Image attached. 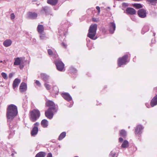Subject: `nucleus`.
Instances as JSON below:
<instances>
[{
	"label": "nucleus",
	"instance_id": "nucleus-1",
	"mask_svg": "<svg viewBox=\"0 0 157 157\" xmlns=\"http://www.w3.org/2000/svg\"><path fill=\"white\" fill-rule=\"evenodd\" d=\"M18 111L17 107L13 104L9 105L6 111V116L8 121H11L17 115Z\"/></svg>",
	"mask_w": 157,
	"mask_h": 157
},
{
	"label": "nucleus",
	"instance_id": "nucleus-2",
	"mask_svg": "<svg viewBox=\"0 0 157 157\" xmlns=\"http://www.w3.org/2000/svg\"><path fill=\"white\" fill-rule=\"evenodd\" d=\"M97 26V25L95 24L91 25L90 27L87 36L91 39L95 40L97 38V37H94L96 33Z\"/></svg>",
	"mask_w": 157,
	"mask_h": 157
},
{
	"label": "nucleus",
	"instance_id": "nucleus-3",
	"mask_svg": "<svg viewBox=\"0 0 157 157\" xmlns=\"http://www.w3.org/2000/svg\"><path fill=\"white\" fill-rule=\"evenodd\" d=\"M30 119L33 122H35L39 118L40 116L39 111L37 109H34L30 112Z\"/></svg>",
	"mask_w": 157,
	"mask_h": 157
},
{
	"label": "nucleus",
	"instance_id": "nucleus-4",
	"mask_svg": "<svg viewBox=\"0 0 157 157\" xmlns=\"http://www.w3.org/2000/svg\"><path fill=\"white\" fill-rule=\"evenodd\" d=\"M128 57V55H125L121 58H120L118 60V64L119 67H121V65L126 64Z\"/></svg>",
	"mask_w": 157,
	"mask_h": 157
},
{
	"label": "nucleus",
	"instance_id": "nucleus-5",
	"mask_svg": "<svg viewBox=\"0 0 157 157\" xmlns=\"http://www.w3.org/2000/svg\"><path fill=\"white\" fill-rule=\"evenodd\" d=\"M57 69L60 71H63L64 69V65L63 63L60 60H57L55 61Z\"/></svg>",
	"mask_w": 157,
	"mask_h": 157
},
{
	"label": "nucleus",
	"instance_id": "nucleus-6",
	"mask_svg": "<svg viewBox=\"0 0 157 157\" xmlns=\"http://www.w3.org/2000/svg\"><path fill=\"white\" fill-rule=\"evenodd\" d=\"M56 113L55 110L52 109L51 108H49L48 110L45 111V116L48 119H51L53 118L54 113Z\"/></svg>",
	"mask_w": 157,
	"mask_h": 157
},
{
	"label": "nucleus",
	"instance_id": "nucleus-7",
	"mask_svg": "<svg viewBox=\"0 0 157 157\" xmlns=\"http://www.w3.org/2000/svg\"><path fill=\"white\" fill-rule=\"evenodd\" d=\"M51 9L48 7L45 6L42 7L40 12L41 14L45 13L46 15H48L51 14Z\"/></svg>",
	"mask_w": 157,
	"mask_h": 157
},
{
	"label": "nucleus",
	"instance_id": "nucleus-8",
	"mask_svg": "<svg viewBox=\"0 0 157 157\" xmlns=\"http://www.w3.org/2000/svg\"><path fill=\"white\" fill-rule=\"evenodd\" d=\"M39 125V123L38 122L34 124V126L31 131V134L32 136H35L37 134L38 131V126Z\"/></svg>",
	"mask_w": 157,
	"mask_h": 157
},
{
	"label": "nucleus",
	"instance_id": "nucleus-9",
	"mask_svg": "<svg viewBox=\"0 0 157 157\" xmlns=\"http://www.w3.org/2000/svg\"><path fill=\"white\" fill-rule=\"evenodd\" d=\"M46 105L47 106L49 107V108H51L52 109L55 110V112H56L57 110L55 109V104L52 101H48L46 103Z\"/></svg>",
	"mask_w": 157,
	"mask_h": 157
},
{
	"label": "nucleus",
	"instance_id": "nucleus-10",
	"mask_svg": "<svg viewBox=\"0 0 157 157\" xmlns=\"http://www.w3.org/2000/svg\"><path fill=\"white\" fill-rule=\"evenodd\" d=\"M138 14L141 18H144L146 17L147 13L146 10L143 9L139 10L138 11Z\"/></svg>",
	"mask_w": 157,
	"mask_h": 157
},
{
	"label": "nucleus",
	"instance_id": "nucleus-11",
	"mask_svg": "<svg viewBox=\"0 0 157 157\" xmlns=\"http://www.w3.org/2000/svg\"><path fill=\"white\" fill-rule=\"evenodd\" d=\"M109 31L110 33L113 34L116 28L115 24L113 22H110L109 25Z\"/></svg>",
	"mask_w": 157,
	"mask_h": 157
},
{
	"label": "nucleus",
	"instance_id": "nucleus-12",
	"mask_svg": "<svg viewBox=\"0 0 157 157\" xmlns=\"http://www.w3.org/2000/svg\"><path fill=\"white\" fill-rule=\"evenodd\" d=\"M38 77L41 78L45 82L48 81L49 76L45 73H41L40 74V76H38Z\"/></svg>",
	"mask_w": 157,
	"mask_h": 157
},
{
	"label": "nucleus",
	"instance_id": "nucleus-13",
	"mask_svg": "<svg viewBox=\"0 0 157 157\" xmlns=\"http://www.w3.org/2000/svg\"><path fill=\"white\" fill-rule=\"evenodd\" d=\"M27 90V86L25 82H22L19 87V90L21 92L23 93Z\"/></svg>",
	"mask_w": 157,
	"mask_h": 157
},
{
	"label": "nucleus",
	"instance_id": "nucleus-14",
	"mask_svg": "<svg viewBox=\"0 0 157 157\" xmlns=\"http://www.w3.org/2000/svg\"><path fill=\"white\" fill-rule=\"evenodd\" d=\"M62 95L63 98L67 101H69L72 100V97L68 93H62Z\"/></svg>",
	"mask_w": 157,
	"mask_h": 157
},
{
	"label": "nucleus",
	"instance_id": "nucleus-15",
	"mask_svg": "<svg viewBox=\"0 0 157 157\" xmlns=\"http://www.w3.org/2000/svg\"><path fill=\"white\" fill-rule=\"evenodd\" d=\"M144 128L141 125H137L135 129V132L136 134L139 135L141 133V131Z\"/></svg>",
	"mask_w": 157,
	"mask_h": 157
},
{
	"label": "nucleus",
	"instance_id": "nucleus-16",
	"mask_svg": "<svg viewBox=\"0 0 157 157\" xmlns=\"http://www.w3.org/2000/svg\"><path fill=\"white\" fill-rule=\"evenodd\" d=\"M28 17L32 19H35L37 17V14L35 12H29L28 13Z\"/></svg>",
	"mask_w": 157,
	"mask_h": 157
},
{
	"label": "nucleus",
	"instance_id": "nucleus-17",
	"mask_svg": "<svg viewBox=\"0 0 157 157\" xmlns=\"http://www.w3.org/2000/svg\"><path fill=\"white\" fill-rule=\"evenodd\" d=\"M21 80L18 78H17L15 79L13 84V87L14 89L18 86L19 84L21 82Z\"/></svg>",
	"mask_w": 157,
	"mask_h": 157
},
{
	"label": "nucleus",
	"instance_id": "nucleus-18",
	"mask_svg": "<svg viewBox=\"0 0 157 157\" xmlns=\"http://www.w3.org/2000/svg\"><path fill=\"white\" fill-rule=\"evenodd\" d=\"M23 62L22 60V59L21 58L18 57L14 59V65H20Z\"/></svg>",
	"mask_w": 157,
	"mask_h": 157
},
{
	"label": "nucleus",
	"instance_id": "nucleus-19",
	"mask_svg": "<svg viewBox=\"0 0 157 157\" xmlns=\"http://www.w3.org/2000/svg\"><path fill=\"white\" fill-rule=\"evenodd\" d=\"M12 43V41L10 39H6L3 42V45L6 47L10 46Z\"/></svg>",
	"mask_w": 157,
	"mask_h": 157
},
{
	"label": "nucleus",
	"instance_id": "nucleus-20",
	"mask_svg": "<svg viewBox=\"0 0 157 157\" xmlns=\"http://www.w3.org/2000/svg\"><path fill=\"white\" fill-rule=\"evenodd\" d=\"M150 104L152 107L157 105V95L152 99Z\"/></svg>",
	"mask_w": 157,
	"mask_h": 157
},
{
	"label": "nucleus",
	"instance_id": "nucleus-21",
	"mask_svg": "<svg viewBox=\"0 0 157 157\" xmlns=\"http://www.w3.org/2000/svg\"><path fill=\"white\" fill-rule=\"evenodd\" d=\"M126 11L127 13L131 14H134L136 13V11L134 9L129 7L127 9Z\"/></svg>",
	"mask_w": 157,
	"mask_h": 157
},
{
	"label": "nucleus",
	"instance_id": "nucleus-22",
	"mask_svg": "<svg viewBox=\"0 0 157 157\" xmlns=\"http://www.w3.org/2000/svg\"><path fill=\"white\" fill-rule=\"evenodd\" d=\"M41 124L43 128H47L48 125V122L46 119H43L41 122Z\"/></svg>",
	"mask_w": 157,
	"mask_h": 157
},
{
	"label": "nucleus",
	"instance_id": "nucleus-23",
	"mask_svg": "<svg viewBox=\"0 0 157 157\" xmlns=\"http://www.w3.org/2000/svg\"><path fill=\"white\" fill-rule=\"evenodd\" d=\"M37 30L39 33H44V28L43 25H39L37 27Z\"/></svg>",
	"mask_w": 157,
	"mask_h": 157
},
{
	"label": "nucleus",
	"instance_id": "nucleus-24",
	"mask_svg": "<svg viewBox=\"0 0 157 157\" xmlns=\"http://www.w3.org/2000/svg\"><path fill=\"white\" fill-rule=\"evenodd\" d=\"M58 2V0H47V3L52 5H56Z\"/></svg>",
	"mask_w": 157,
	"mask_h": 157
},
{
	"label": "nucleus",
	"instance_id": "nucleus-25",
	"mask_svg": "<svg viewBox=\"0 0 157 157\" xmlns=\"http://www.w3.org/2000/svg\"><path fill=\"white\" fill-rule=\"evenodd\" d=\"M149 30V27L148 25H145L142 29V33L144 34L145 33L147 32Z\"/></svg>",
	"mask_w": 157,
	"mask_h": 157
},
{
	"label": "nucleus",
	"instance_id": "nucleus-26",
	"mask_svg": "<svg viewBox=\"0 0 157 157\" xmlns=\"http://www.w3.org/2000/svg\"><path fill=\"white\" fill-rule=\"evenodd\" d=\"M46 153L43 152H40L37 153L36 157H44L45 156Z\"/></svg>",
	"mask_w": 157,
	"mask_h": 157
},
{
	"label": "nucleus",
	"instance_id": "nucleus-27",
	"mask_svg": "<svg viewBox=\"0 0 157 157\" xmlns=\"http://www.w3.org/2000/svg\"><path fill=\"white\" fill-rule=\"evenodd\" d=\"M128 146V142L127 140H125L123 143L121 147L122 148H125L127 147Z\"/></svg>",
	"mask_w": 157,
	"mask_h": 157
},
{
	"label": "nucleus",
	"instance_id": "nucleus-28",
	"mask_svg": "<svg viewBox=\"0 0 157 157\" xmlns=\"http://www.w3.org/2000/svg\"><path fill=\"white\" fill-rule=\"evenodd\" d=\"M66 135V133L65 132H63L59 136L58 140H62L63 139Z\"/></svg>",
	"mask_w": 157,
	"mask_h": 157
},
{
	"label": "nucleus",
	"instance_id": "nucleus-29",
	"mask_svg": "<svg viewBox=\"0 0 157 157\" xmlns=\"http://www.w3.org/2000/svg\"><path fill=\"white\" fill-rule=\"evenodd\" d=\"M120 135L123 137L126 136V132L124 130H121L120 131Z\"/></svg>",
	"mask_w": 157,
	"mask_h": 157
},
{
	"label": "nucleus",
	"instance_id": "nucleus-30",
	"mask_svg": "<svg viewBox=\"0 0 157 157\" xmlns=\"http://www.w3.org/2000/svg\"><path fill=\"white\" fill-rule=\"evenodd\" d=\"M53 92L56 94H57L59 92V89L57 86H54L53 87Z\"/></svg>",
	"mask_w": 157,
	"mask_h": 157
},
{
	"label": "nucleus",
	"instance_id": "nucleus-31",
	"mask_svg": "<svg viewBox=\"0 0 157 157\" xmlns=\"http://www.w3.org/2000/svg\"><path fill=\"white\" fill-rule=\"evenodd\" d=\"M44 85L47 90H49L51 88V86L47 82L44 83Z\"/></svg>",
	"mask_w": 157,
	"mask_h": 157
},
{
	"label": "nucleus",
	"instance_id": "nucleus-32",
	"mask_svg": "<svg viewBox=\"0 0 157 157\" xmlns=\"http://www.w3.org/2000/svg\"><path fill=\"white\" fill-rule=\"evenodd\" d=\"M133 6L137 9H139L142 7V5L140 4H134Z\"/></svg>",
	"mask_w": 157,
	"mask_h": 157
},
{
	"label": "nucleus",
	"instance_id": "nucleus-33",
	"mask_svg": "<svg viewBox=\"0 0 157 157\" xmlns=\"http://www.w3.org/2000/svg\"><path fill=\"white\" fill-rule=\"evenodd\" d=\"M40 34V39L41 40H44L46 38V37L45 36V34L44 33H41Z\"/></svg>",
	"mask_w": 157,
	"mask_h": 157
},
{
	"label": "nucleus",
	"instance_id": "nucleus-34",
	"mask_svg": "<svg viewBox=\"0 0 157 157\" xmlns=\"http://www.w3.org/2000/svg\"><path fill=\"white\" fill-rule=\"evenodd\" d=\"M1 75L2 77L5 79H7L8 77L7 74L5 72H2L1 73Z\"/></svg>",
	"mask_w": 157,
	"mask_h": 157
},
{
	"label": "nucleus",
	"instance_id": "nucleus-35",
	"mask_svg": "<svg viewBox=\"0 0 157 157\" xmlns=\"http://www.w3.org/2000/svg\"><path fill=\"white\" fill-rule=\"evenodd\" d=\"M117 155L115 153H113L112 151H111L110 154V156L111 157H117Z\"/></svg>",
	"mask_w": 157,
	"mask_h": 157
},
{
	"label": "nucleus",
	"instance_id": "nucleus-36",
	"mask_svg": "<svg viewBox=\"0 0 157 157\" xmlns=\"http://www.w3.org/2000/svg\"><path fill=\"white\" fill-rule=\"evenodd\" d=\"M35 83L38 86L40 87L41 86V83H40V82L37 80H36L35 81Z\"/></svg>",
	"mask_w": 157,
	"mask_h": 157
},
{
	"label": "nucleus",
	"instance_id": "nucleus-37",
	"mask_svg": "<svg viewBox=\"0 0 157 157\" xmlns=\"http://www.w3.org/2000/svg\"><path fill=\"white\" fill-rule=\"evenodd\" d=\"M48 54L50 55H52L53 54L52 51L50 49H48Z\"/></svg>",
	"mask_w": 157,
	"mask_h": 157
},
{
	"label": "nucleus",
	"instance_id": "nucleus-38",
	"mask_svg": "<svg viewBox=\"0 0 157 157\" xmlns=\"http://www.w3.org/2000/svg\"><path fill=\"white\" fill-rule=\"evenodd\" d=\"M11 19L12 20L13 19L15 18V15L13 13H12L10 15Z\"/></svg>",
	"mask_w": 157,
	"mask_h": 157
},
{
	"label": "nucleus",
	"instance_id": "nucleus-39",
	"mask_svg": "<svg viewBox=\"0 0 157 157\" xmlns=\"http://www.w3.org/2000/svg\"><path fill=\"white\" fill-rule=\"evenodd\" d=\"M47 157H52V155L51 153H49L48 154Z\"/></svg>",
	"mask_w": 157,
	"mask_h": 157
},
{
	"label": "nucleus",
	"instance_id": "nucleus-40",
	"mask_svg": "<svg viewBox=\"0 0 157 157\" xmlns=\"http://www.w3.org/2000/svg\"><path fill=\"white\" fill-rule=\"evenodd\" d=\"M96 9L98 10V12L99 13L100 11V7L99 6H97L96 7Z\"/></svg>",
	"mask_w": 157,
	"mask_h": 157
},
{
	"label": "nucleus",
	"instance_id": "nucleus-41",
	"mask_svg": "<svg viewBox=\"0 0 157 157\" xmlns=\"http://www.w3.org/2000/svg\"><path fill=\"white\" fill-rule=\"evenodd\" d=\"M13 74L12 73H10L9 74V78H11L13 76Z\"/></svg>",
	"mask_w": 157,
	"mask_h": 157
},
{
	"label": "nucleus",
	"instance_id": "nucleus-42",
	"mask_svg": "<svg viewBox=\"0 0 157 157\" xmlns=\"http://www.w3.org/2000/svg\"><path fill=\"white\" fill-rule=\"evenodd\" d=\"M62 45L64 48H66L67 47L66 44L64 43H62Z\"/></svg>",
	"mask_w": 157,
	"mask_h": 157
},
{
	"label": "nucleus",
	"instance_id": "nucleus-43",
	"mask_svg": "<svg viewBox=\"0 0 157 157\" xmlns=\"http://www.w3.org/2000/svg\"><path fill=\"white\" fill-rule=\"evenodd\" d=\"M148 1L150 2L151 3H152L155 2L157 1V0H148Z\"/></svg>",
	"mask_w": 157,
	"mask_h": 157
},
{
	"label": "nucleus",
	"instance_id": "nucleus-44",
	"mask_svg": "<svg viewBox=\"0 0 157 157\" xmlns=\"http://www.w3.org/2000/svg\"><path fill=\"white\" fill-rule=\"evenodd\" d=\"M123 139L122 138L120 137L119 138V141L120 142H122L123 141Z\"/></svg>",
	"mask_w": 157,
	"mask_h": 157
},
{
	"label": "nucleus",
	"instance_id": "nucleus-45",
	"mask_svg": "<svg viewBox=\"0 0 157 157\" xmlns=\"http://www.w3.org/2000/svg\"><path fill=\"white\" fill-rule=\"evenodd\" d=\"M19 65H20V68L21 69H22L24 67V66L23 65L21 64Z\"/></svg>",
	"mask_w": 157,
	"mask_h": 157
},
{
	"label": "nucleus",
	"instance_id": "nucleus-46",
	"mask_svg": "<svg viewBox=\"0 0 157 157\" xmlns=\"http://www.w3.org/2000/svg\"><path fill=\"white\" fill-rule=\"evenodd\" d=\"M122 5L124 6H128V4L127 3H123Z\"/></svg>",
	"mask_w": 157,
	"mask_h": 157
},
{
	"label": "nucleus",
	"instance_id": "nucleus-47",
	"mask_svg": "<svg viewBox=\"0 0 157 157\" xmlns=\"http://www.w3.org/2000/svg\"><path fill=\"white\" fill-rule=\"evenodd\" d=\"M6 62L5 61H3L2 60H0V63H3L5 64L6 63Z\"/></svg>",
	"mask_w": 157,
	"mask_h": 157
},
{
	"label": "nucleus",
	"instance_id": "nucleus-48",
	"mask_svg": "<svg viewBox=\"0 0 157 157\" xmlns=\"http://www.w3.org/2000/svg\"><path fill=\"white\" fill-rule=\"evenodd\" d=\"M149 105V104H147V103H146V106H147V108H149V107H148V106H147V105Z\"/></svg>",
	"mask_w": 157,
	"mask_h": 157
},
{
	"label": "nucleus",
	"instance_id": "nucleus-49",
	"mask_svg": "<svg viewBox=\"0 0 157 157\" xmlns=\"http://www.w3.org/2000/svg\"><path fill=\"white\" fill-rule=\"evenodd\" d=\"M33 41H34V42H36V40L35 39H33Z\"/></svg>",
	"mask_w": 157,
	"mask_h": 157
},
{
	"label": "nucleus",
	"instance_id": "nucleus-50",
	"mask_svg": "<svg viewBox=\"0 0 157 157\" xmlns=\"http://www.w3.org/2000/svg\"><path fill=\"white\" fill-rule=\"evenodd\" d=\"M93 20L94 21H95V19L94 18L93 19Z\"/></svg>",
	"mask_w": 157,
	"mask_h": 157
},
{
	"label": "nucleus",
	"instance_id": "nucleus-51",
	"mask_svg": "<svg viewBox=\"0 0 157 157\" xmlns=\"http://www.w3.org/2000/svg\"><path fill=\"white\" fill-rule=\"evenodd\" d=\"M73 69L75 71H75H76V70L75 69L73 68Z\"/></svg>",
	"mask_w": 157,
	"mask_h": 157
},
{
	"label": "nucleus",
	"instance_id": "nucleus-52",
	"mask_svg": "<svg viewBox=\"0 0 157 157\" xmlns=\"http://www.w3.org/2000/svg\"><path fill=\"white\" fill-rule=\"evenodd\" d=\"M155 33H153V35H154V36H155Z\"/></svg>",
	"mask_w": 157,
	"mask_h": 157
},
{
	"label": "nucleus",
	"instance_id": "nucleus-53",
	"mask_svg": "<svg viewBox=\"0 0 157 157\" xmlns=\"http://www.w3.org/2000/svg\"><path fill=\"white\" fill-rule=\"evenodd\" d=\"M74 157H78V156H75Z\"/></svg>",
	"mask_w": 157,
	"mask_h": 157
},
{
	"label": "nucleus",
	"instance_id": "nucleus-54",
	"mask_svg": "<svg viewBox=\"0 0 157 157\" xmlns=\"http://www.w3.org/2000/svg\"><path fill=\"white\" fill-rule=\"evenodd\" d=\"M71 106H72V105L70 106V107H71Z\"/></svg>",
	"mask_w": 157,
	"mask_h": 157
},
{
	"label": "nucleus",
	"instance_id": "nucleus-55",
	"mask_svg": "<svg viewBox=\"0 0 157 157\" xmlns=\"http://www.w3.org/2000/svg\"><path fill=\"white\" fill-rule=\"evenodd\" d=\"M56 56H57V57L58 56V55H56Z\"/></svg>",
	"mask_w": 157,
	"mask_h": 157
}]
</instances>
